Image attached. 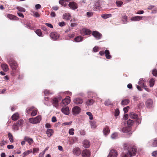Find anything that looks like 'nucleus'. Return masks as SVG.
Wrapping results in <instances>:
<instances>
[{
    "mask_svg": "<svg viewBox=\"0 0 157 157\" xmlns=\"http://www.w3.org/2000/svg\"><path fill=\"white\" fill-rule=\"evenodd\" d=\"M124 151L121 154V157H132L135 155L136 152V147L128 143L123 144Z\"/></svg>",
    "mask_w": 157,
    "mask_h": 157,
    "instance_id": "obj_1",
    "label": "nucleus"
},
{
    "mask_svg": "<svg viewBox=\"0 0 157 157\" xmlns=\"http://www.w3.org/2000/svg\"><path fill=\"white\" fill-rule=\"evenodd\" d=\"M102 3V0H91L89 6L92 10L96 11H99Z\"/></svg>",
    "mask_w": 157,
    "mask_h": 157,
    "instance_id": "obj_2",
    "label": "nucleus"
},
{
    "mask_svg": "<svg viewBox=\"0 0 157 157\" xmlns=\"http://www.w3.org/2000/svg\"><path fill=\"white\" fill-rule=\"evenodd\" d=\"M41 119V116H38L35 118H29V121L31 123L36 124L40 123Z\"/></svg>",
    "mask_w": 157,
    "mask_h": 157,
    "instance_id": "obj_3",
    "label": "nucleus"
},
{
    "mask_svg": "<svg viewBox=\"0 0 157 157\" xmlns=\"http://www.w3.org/2000/svg\"><path fill=\"white\" fill-rule=\"evenodd\" d=\"M10 65L13 70H16L17 67V63L12 59L8 60Z\"/></svg>",
    "mask_w": 157,
    "mask_h": 157,
    "instance_id": "obj_4",
    "label": "nucleus"
},
{
    "mask_svg": "<svg viewBox=\"0 0 157 157\" xmlns=\"http://www.w3.org/2000/svg\"><path fill=\"white\" fill-rule=\"evenodd\" d=\"M118 154L117 151L114 149L110 150L107 157H117Z\"/></svg>",
    "mask_w": 157,
    "mask_h": 157,
    "instance_id": "obj_5",
    "label": "nucleus"
},
{
    "mask_svg": "<svg viewBox=\"0 0 157 157\" xmlns=\"http://www.w3.org/2000/svg\"><path fill=\"white\" fill-rule=\"evenodd\" d=\"M70 101L71 100L70 99V98L68 96L62 100L60 105L62 106H66L69 104Z\"/></svg>",
    "mask_w": 157,
    "mask_h": 157,
    "instance_id": "obj_6",
    "label": "nucleus"
},
{
    "mask_svg": "<svg viewBox=\"0 0 157 157\" xmlns=\"http://www.w3.org/2000/svg\"><path fill=\"white\" fill-rule=\"evenodd\" d=\"M91 31L88 29H83L81 30V34L83 36L85 35H89L91 34Z\"/></svg>",
    "mask_w": 157,
    "mask_h": 157,
    "instance_id": "obj_7",
    "label": "nucleus"
},
{
    "mask_svg": "<svg viewBox=\"0 0 157 157\" xmlns=\"http://www.w3.org/2000/svg\"><path fill=\"white\" fill-rule=\"evenodd\" d=\"M82 157H90V152L87 149H85L82 152Z\"/></svg>",
    "mask_w": 157,
    "mask_h": 157,
    "instance_id": "obj_8",
    "label": "nucleus"
},
{
    "mask_svg": "<svg viewBox=\"0 0 157 157\" xmlns=\"http://www.w3.org/2000/svg\"><path fill=\"white\" fill-rule=\"evenodd\" d=\"M81 110L80 108L78 106H75L72 109V112L74 115L78 114Z\"/></svg>",
    "mask_w": 157,
    "mask_h": 157,
    "instance_id": "obj_9",
    "label": "nucleus"
},
{
    "mask_svg": "<svg viewBox=\"0 0 157 157\" xmlns=\"http://www.w3.org/2000/svg\"><path fill=\"white\" fill-rule=\"evenodd\" d=\"M93 36L96 39L98 40L102 37V35L96 31H94L92 33Z\"/></svg>",
    "mask_w": 157,
    "mask_h": 157,
    "instance_id": "obj_10",
    "label": "nucleus"
},
{
    "mask_svg": "<svg viewBox=\"0 0 157 157\" xmlns=\"http://www.w3.org/2000/svg\"><path fill=\"white\" fill-rule=\"evenodd\" d=\"M72 152L74 155H79L81 153V151L79 148L77 147L73 149Z\"/></svg>",
    "mask_w": 157,
    "mask_h": 157,
    "instance_id": "obj_11",
    "label": "nucleus"
},
{
    "mask_svg": "<svg viewBox=\"0 0 157 157\" xmlns=\"http://www.w3.org/2000/svg\"><path fill=\"white\" fill-rule=\"evenodd\" d=\"M50 36L51 38L54 40H56L59 38V35L56 32H52L50 34Z\"/></svg>",
    "mask_w": 157,
    "mask_h": 157,
    "instance_id": "obj_12",
    "label": "nucleus"
},
{
    "mask_svg": "<svg viewBox=\"0 0 157 157\" xmlns=\"http://www.w3.org/2000/svg\"><path fill=\"white\" fill-rule=\"evenodd\" d=\"M73 102L76 105H78L82 104L83 102V100L79 98H76L73 100Z\"/></svg>",
    "mask_w": 157,
    "mask_h": 157,
    "instance_id": "obj_13",
    "label": "nucleus"
},
{
    "mask_svg": "<svg viewBox=\"0 0 157 157\" xmlns=\"http://www.w3.org/2000/svg\"><path fill=\"white\" fill-rule=\"evenodd\" d=\"M68 5L71 9L73 10H75L77 8V5L74 2H69Z\"/></svg>",
    "mask_w": 157,
    "mask_h": 157,
    "instance_id": "obj_14",
    "label": "nucleus"
},
{
    "mask_svg": "<svg viewBox=\"0 0 157 157\" xmlns=\"http://www.w3.org/2000/svg\"><path fill=\"white\" fill-rule=\"evenodd\" d=\"M153 105V101L151 99L148 100L146 102V105L148 108H150L152 107Z\"/></svg>",
    "mask_w": 157,
    "mask_h": 157,
    "instance_id": "obj_15",
    "label": "nucleus"
},
{
    "mask_svg": "<svg viewBox=\"0 0 157 157\" xmlns=\"http://www.w3.org/2000/svg\"><path fill=\"white\" fill-rule=\"evenodd\" d=\"M61 111L62 113L66 115H68L69 113V109L67 107L65 108H63L61 109Z\"/></svg>",
    "mask_w": 157,
    "mask_h": 157,
    "instance_id": "obj_16",
    "label": "nucleus"
},
{
    "mask_svg": "<svg viewBox=\"0 0 157 157\" xmlns=\"http://www.w3.org/2000/svg\"><path fill=\"white\" fill-rule=\"evenodd\" d=\"M52 103L57 108L58 106V101L57 98H53L52 101Z\"/></svg>",
    "mask_w": 157,
    "mask_h": 157,
    "instance_id": "obj_17",
    "label": "nucleus"
},
{
    "mask_svg": "<svg viewBox=\"0 0 157 157\" xmlns=\"http://www.w3.org/2000/svg\"><path fill=\"white\" fill-rule=\"evenodd\" d=\"M63 18L65 20H69L71 19V15L68 13H65L63 15Z\"/></svg>",
    "mask_w": 157,
    "mask_h": 157,
    "instance_id": "obj_18",
    "label": "nucleus"
},
{
    "mask_svg": "<svg viewBox=\"0 0 157 157\" xmlns=\"http://www.w3.org/2000/svg\"><path fill=\"white\" fill-rule=\"evenodd\" d=\"M24 140L27 142L29 144L31 145L33 142V140L32 138H30L28 136H25Z\"/></svg>",
    "mask_w": 157,
    "mask_h": 157,
    "instance_id": "obj_19",
    "label": "nucleus"
},
{
    "mask_svg": "<svg viewBox=\"0 0 157 157\" xmlns=\"http://www.w3.org/2000/svg\"><path fill=\"white\" fill-rule=\"evenodd\" d=\"M142 18V17L140 16H136L133 17L131 18V20L132 21H139L141 20Z\"/></svg>",
    "mask_w": 157,
    "mask_h": 157,
    "instance_id": "obj_20",
    "label": "nucleus"
},
{
    "mask_svg": "<svg viewBox=\"0 0 157 157\" xmlns=\"http://www.w3.org/2000/svg\"><path fill=\"white\" fill-rule=\"evenodd\" d=\"M138 84L141 85L143 87L145 86V81L143 78H141L138 82Z\"/></svg>",
    "mask_w": 157,
    "mask_h": 157,
    "instance_id": "obj_21",
    "label": "nucleus"
},
{
    "mask_svg": "<svg viewBox=\"0 0 157 157\" xmlns=\"http://www.w3.org/2000/svg\"><path fill=\"white\" fill-rule=\"evenodd\" d=\"M83 146L85 148H88L90 145V143L89 141L87 140H85L83 142Z\"/></svg>",
    "mask_w": 157,
    "mask_h": 157,
    "instance_id": "obj_22",
    "label": "nucleus"
},
{
    "mask_svg": "<svg viewBox=\"0 0 157 157\" xmlns=\"http://www.w3.org/2000/svg\"><path fill=\"white\" fill-rule=\"evenodd\" d=\"M95 102L94 100L92 99H91L88 100L86 102V105L87 106L91 105H92L93 103Z\"/></svg>",
    "mask_w": 157,
    "mask_h": 157,
    "instance_id": "obj_23",
    "label": "nucleus"
},
{
    "mask_svg": "<svg viewBox=\"0 0 157 157\" xmlns=\"http://www.w3.org/2000/svg\"><path fill=\"white\" fill-rule=\"evenodd\" d=\"M19 117V115L18 113H15L11 117L12 120L13 121L17 120Z\"/></svg>",
    "mask_w": 157,
    "mask_h": 157,
    "instance_id": "obj_24",
    "label": "nucleus"
},
{
    "mask_svg": "<svg viewBox=\"0 0 157 157\" xmlns=\"http://www.w3.org/2000/svg\"><path fill=\"white\" fill-rule=\"evenodd\" d=\"M103 133L106 136L110 132L109 128L106 126L103 130Z\"/></svg>",
    "mask_w": 157,
    "mask_h": 157,
    "instance_id": "obj_25",
    "label": "nucleus"
},
{
    "mask_svg": "<svg viewBox=\"0 0 157 157\" xmlns=\"http://www.w3.org/2000/svg\"><path fill=\"white\" fill-rule=\"evenodd\" d=\"M1 67L3 70L5 72H6L8 71L9 68L7 64H2Z\"/></svg>",
    "mask_w": 157,
    "mask_h": 157,
    "instance_id": "obj_26",
    "label": "nucleus"
},
{
    "mask_svg": "<svg viewBox=\"0 0 157 157\" xmlns=\"http://www.w3.org/2000/svg\"><path fill=\"white\" fill-rule=\"evenodd\" d=\"M53 133V131L52 129H48L46 132V134L48 137L51 136Z\"/></svg>",
    "mask_w": 157,
    "mask_h": 157,
    "instance_id": "obj_27",
    "label": "nucleus"
},
{
    "mask_svg": "<svg viewBox=\"0 0 157 157\" xmlns=\"http://www.w3.org/2000/svg\"><path fill=\"white\" fill-rule=\"evenodd\" d=\"M82 40L83 37L81 36H78L75 38L74 40L76 42H78L82 41Z\"/></svg>",
    "mask_w": 157,
    "mask_h": 157,
    "instance_id": "obj_28",
    "label": "nucleus"
},
{
    "mask_svg": "<svg viewBox=\"0 0 157 157\" xmlns=\"http://www.w3.org/2000/svg\"><path fill=\"white\" fill-rule=\"evenodd\" d=\"M7 17L11 20H16L17 17L11 14H8L7 15Z\"/></svg>",
    "mask_w": 157,
    "mask_h": 157,
    "instance_id": "obj_29",
    "label": "nucleus"
},
{
    "mask_svg": "<svg viewBox=\"0 0 157 157\" xmlns=\"http://www.w3.org/2000/svg\"><path fill=\"white\" fill-rule=\"evenodd\" d=\"M105 54L106 58L107 59H110L111 58V56L110 55L109 52L108 50H106L105 51Z\"/></svg>",
    "mask_w": 157,
    "mask_h": 157,
    "instance_id": "obj_30",
    "label": "nucleus"
},
{
    "mask_svg": "<svg viewBox=\"0 0 157 157\" xmlns=\"http://www.w3.org/2000/svg\"><path fill=\"white\" fill-rule=\"evenodd\" d=\"M129 116L132 119H136L137 118L138 115L132 112L130 113Z\"/></svg>",
    "mask_w": 157,
    "mask_h": 157,
    "instance_id": "obj_31",
    "label": "nucleus"
},
{
    "mask_svg": "<svg viewBox=\"0 0 157 157\" xmlns=\"http://www.w3.org/2000/svg\"><path fill=\"white\" fill-rule=\"evenodd\" d=\"M129 102V100L128 99H125L122 101L121 104L123 105H126Z\"/></svg>",
    "mask_w": 157,
    "mask_h": 157,
    "instance_id": "obj_32",
    "label": "nucleus"
},
{
    "mask_svg": "<svg viewBox=\"0 0 157 157\" xmlns=\"http://www.w3.org/2000/svg\"><path fill=\"white\" fill-rule=\"evenodd\" d=\"M111 16L112 15L111 14H103L101 15V17L105 19L108 18Z\"/></svg>",
    "mask_w": 157,
    "mask_h": 157,
    "instance_id": "obj_33",
    "label": "nucleus"
},
{
    "mask_svg": "<svg viewBox=\"0 0 157 157\" xmlns=\"http://www.w3.org/2000/svg\"><path fill=\"white\" fill-rule=\"evenodd\" d=\"M66 2L65 0H60L59 2V3L62 6L65 7L67 5Z\"/></svg>",
    "mask_w": 157,
    "mask_h": 157,
    "instance_id": "obj_34",
    "label": "nucleus"
},
{
    "mask_svg": "<svg viewBox=\"0 0 157 157\" xmlns=\"http://www.w3.org/2000/svg\"><path fill=\"white\" fill-rule=\"evenodd\" d=\"M152 146L153 147H157V138H155L152 140Z\"/></svg>",
    "mask_w": 157,
    "mask_h": 157,
    "instance_id": "obj_35",
    "label": "nucleus"
},
{
    "mask_svg": "<svg viewBox=\"0 0 157 157\" xmlns=\"http://www.w3.org/2000/svg\"><path fill=\"white\" fill-rule=\"evenodd\" d=\"M33 151L31 149L27 150L23 153V155H24L23 157H24L25 156L28 155L29 154L31 153Z\"/></svg>",
    "mask_w": 157,
    "mask_h": 157,
    "instance_id": "obj_36",
    "label": "nucleus"
},
{
    "mask_svg": "<svg viewBox=\"0 0 157 157\" xmlns=\"http://www.w3.org/2000/svg\"><path fill=\"white\" fill-rule=\"evenodd\" d=\"M155 82V80L153 78L150 79L149 80L150 86V87L153 86Z\"/></svg>",
    "mask_w": 157,
    "mask_h": 157,
    "instance_id": "obj_37",
    "label": "nucleus"
},
{
    "mask_svg": "<svg viewBox=\"0 0 157 157\" xmlns=\"http://www.w3.org/2000/svg\"><path fill=\"white\" fill-rule=\"evenodd\" d=\"M111 138L113 139L117 138H118V133L117 132L113 133L111 136Z\"/></svg>",
    "mask_w": 157,
    "mask_h": 157,
    "instance_id": "obj_38",
    "label": "nucleus"
},
{
    "mask_svg": "<svg viewBox=\"0 0 157 157\" xmlns=\"http://www.w3.org/2000/svg\"><path fill=\"white\" fill-rule=\"evenodd\" d=\"M90 124L91 128H92L95 129L97 127V125L96 124V123L92 121H90Z\"/></svg>",
    "mask_w": 157,
    "mask_h": 157,
    "instance_id": "obj_39",
    "label": "nucleus"
},
{
    "mask_svg": "<svg viewBox=\"0 0 157 157\" xmlns=\"http://www.w3.org/2000/svg\"><path fill=\"white\" fill-rule=\"evenodd\" d=\"M35 33L36 34L39 36H42V33L41 31V30L40 29H37Z\"/></svg>",
    "mask_w": 157,
    "mask_h": 157,
    "instance_id": "obj_40",
    "label": "nucleus"
},
{
    "mask_svg": "<svg viewBox=\"0 0 157 157\" xmlns=\"http://www.w3.org/2000/svg\"><path fill=\"white\" fill-rule=\"evenodd\" d=\"M8 136L10 142H13V137L12 134L10 132L8 133Z\"/></svg>",
    "mask_w": 157,
    "mask_h": 157,
    "instance_id": "obj_41",
    "label": "nucleus"
},
{
    "mask_svg": "<svg viewBox=\"0 0 157 157\" xmlns=\"http://www.w3.org/2000/svg\"><path fill=\"white\" fill-rule=\"evenodd\" d=\"M129 130V129L127 127H125L123 128L121 130V132H127Z\"/></svg>",
    "mask_w": 157,
    "mask_h": 157,
    "instance_id": "obj_42",
    "label": "nucleus"
},
{
    "mask_svg": "<svg viewBox=\"0 0 157 157\" xmlns=\"http://www.w3.org/2000/svg\"><path fill=\"white\" fill-rule=\"evenodd\" d=\"M88 98H93L94 93L91 92H88Z\"/></svg>",
    "mask_w": 157,
    "mask_h": 157,
    "instance_id": "obj_43",
    "label": "nucleus"
},
{
    "mask_svg": "<svg viewBox=\"0 0 157 157\" xmlns=\"http://www.w3.org/2000/svg\"><path fill=\"white\" fill-rule=\"evenodd\" d=\"M17 9L20 11L22 12H25V9L22 7L18 6L17 7Z\"/></svg>",
    "mask_w": 157,
    "mask_h": 157,
    "instance_id": "obj_44",
    "label": "nucleus"
},
{
    "mask_svg": "<svg viewBox=\"0 0 157 157\" xmlns=\"http://www.w3.org/2000/svg\"><path fill=\"white\" fill-rule=\"evenodd\" d=\"M127 17L125 15L122 17V21L123 22L124 24H126L127 22Z\"/></svg>",
    "mask_w": 157,
    "mask_h": 157,
    "instance_id": "obj_45",
    "label": "nucleus"
},
{
    "mask_svg": "<svg viewBox=\"0 0 157 157\" xmlns=\"http://www.w3.org/2000/svg\"><path fill=\"white\" fill-rule=\"evenodd\" d=\"M34 108V107H30L27 108L26 109V113L29 114L30 113V112L33 110Z\"/></svg>",
    "mask_w": 157,
    "mask_h": 157,
    "instance_id": "obj_46",
    "label": "nucleus"
},
{
    "mask_svg": "<svg viewBox=\"0 0 157 157\" xmlns=\"http://www.w3.org/2000/svg\"><path fill=\"white\" fill-rule=\"evenodd\" d=\"M86 114L89 117V119L90 120L93 119V117L92 114L90 112H88L86 113Z\"/></svg>",
    "mask_w": 157,
    "mask_h": 157,
    "instance_id": "obj_47",
    "label": "nucleus"
},
{
    "mask_svg": "<svg viewBox=\"0 0 157 157\" xmlns=\"http://www.w3.org/2000/svg\"><path fill=\"white\" fill-rule=\"evenodd\" d=\"M133 121L131 120H128L127 121V124L129 126H131L132 125L133 123Z\"/></svg>",
    "mask_w": 157,
    "mask_h": 157,
    "instance_id": "obj_48",
    "label": "nucleus"
},
{
    "mask_svg": "<svg viewBox=\"0 0 157 157\" xmlns=\"http://www.w3.org/2000/svg\"><path fill=\"white\" fill-rule=\"evenodd\" d=\"M12 128H13V129L14 130H15V131L19 129V128H18V125L16 124H14L13 125V126H12Z\"/></svg>",
    "mask_w": 157,
    "mask_h": 157,
    "instance_id": "obj_49",
    "label": "nucleus"
},
{
    "mask_svg": "<svg viewBox=\"0 0 157 157\" xmlns=\"http://www.w3.org/2000/svg\"><path fill=\"white\" fill-rule=\"evenodd\" d=\"M123 2L121 1H117L116 2V3L117 6L118 7H120L123 4Z\"/></svg>",
    "mask_w": 157,
    "mask_h": 157,
    "instance_id": "obj_50",
    "label": "nucleus"
},
{
    "mask_svg": "<svg viewBox=\"0 0 157 157\" xmlns=\"http://www.w3.org/2000/svg\"><path fill=\"white\" fill-rule=\"evenodd\" d=\"M105 104L107 106L110 105L111 104V102L109 99H108L105 101Z\"/></svg>",
    "mask_w": 157,
    "mask_h": 157,
    "instance_id": "obj_51",
    "label": "nucleus"
},
{
    "mask_svg": "<svg viewBox=\"0 0 157 157\" xmlns=\"http://www.w3.org/2000/svg\"><path fill=\"white\" fill-rule=\"evenodd\" d=\"M23 123V120H20L17 121V124L19 126H21Z\"/></svg>",
    "mask_w": 157,
    "mask_h": 157,
    "instance_id": "obj_52",
    "label": "nucleus"
},
{
    "mask_svg": "<svg viewBox=\"0 0 157 157\" xmlns=\"http://www.w3.org/2000/svg\"><path fill=\"white\" fill-rule=\"evenodd\" d=\"M37 114V112L36 110L34 109L33 110L32 113L31 114V116L33 117L35 116Z\"/></svg>",
    "mask_w": 157,
    "mask_h": 157,
    "instance_id": "obj_53",
    "label": "nucleus"
},
{
    "mask_svg": "<svg viewBox=\"0 0 157 157\" xmlns=\"http://www.w3.org/2000/svg\"><path fill=\"white\" fill-rule=\"evenodd\" d=\"M152 74L155 76H157V71L156 69H153L152 71Z\"/></svg>",
    "mask_w": 157,
    "mask_h": 157,
    "instance_id": "obj_54",
    "label": "nucleus"
},
{
    "mask_svg": "<svg viewBox=\"0 0 157 157\" xmlns=\"http://www.w3.org/2000/svg\"><path fill=\"white\" fill-rule=\"evenodd\" d=\"M74 129L73 128H71L69 130V133L71 135H73L74 134Z\"/></svg>",
    "mask_w": 157,
    "mask_h": 157,
    "instance_id": "obj_55",
    "label": "nucleus"
},
{
    "mask_svg": "<svg viewBox=\"0 0 157 157\" xmlns=\"http://www.w3.org/2000/svg\"><path fill=\"white\" fill-rule=\"evenodd\" d=\"M120 113L119 109H117L115 110V116H118Z\"/></svg>",
    "mask_w": 157,
    "mask_h": 157,
    "instance_id": "obj_56",
    "label": "nucleus"
},
{
    "mask_svg": "<svg viewBox=\"0 0 157 157\" xmlns=\"http://www.w3.org/2000/svg\"><path fill=\"white\" fill-rule=\"evenodd\" d=\"M39 151V148H34L33 149V154H34L35 153Z\"/></svg>",
    "mask_w": 157,
    "mask_h": 157,
    "instance_id": "obj_57",
    "label": "nucleus"
},
{
    "mask_svg": "<svg viewBox=\"0 0 157 157\" xmlns=\"http://www.w3.org/2000/svg\"><path fill=\"white\" fill-rule=\"evenodd\" d=\"M86 14L88 17H91L93 14V13L92 12L89 11L88 12L86 13Z\"/></svg>",
    "mask_w": 157,
    "mask_h": 157,
    "instance_id": "obj_58",
    "label": "nucleus"
},
{
    "mask_svg": "<svg viewBox=\"0 0 157 157\" xmlns=\"http://www.w3.org/2000/svg\"><path fill=\"white\" fill-rule=\"evenodd\" d=\"M33 15L36 17H40V15L37 12H33Z\"/></svg>",
    "mask_w": 157,
    "mask_h": 157,
    "instance_id": "obj_59",
    "label": "nucleus"
},
{
    "mask_svg": "<svg viewBox=\"0 0 157 157\" xmlns=\"http://www.w3.org/2000/svg\"><path fill=\"white\" fill-rule=\"evenodd\" d=\"M129 106H127L126 107H124L123 109V110L124 113H127L128 112V110L129 109Z\"/></svg>",
    "mask_w": 157,
    "mask_h": 157,
    "instance_id": "obj_60",
    "label": "nucleus"
},
{
    "mask_svg": "<svg viewBox=\"0 0 157 157\" xmlns=\"http://www.w3.org/2000/svg\"><path fill=\"white\" fill-rule=\"evenodd\" d=\"M45 24L47 26H48V27L51 28H53V25L51 24L47 23H45Z\"/></svg>",
    "mask_w": 157,
    "mask_h": 157,
    "instance_id": "obj_61",
    "label": "nucleus"
},
{
    "mask_svg": "<svg viewBox=\"0 0 157 157\" xmlns=\"http://www.w3.org/2000/svg\"><path fill=\"white\" fill-rule=\"evenodd\" d=\"M6 143V142L5 141L2 140L0 143V146L2 147Z\"/></svg>",
    "mask_w": 157,
    "mask_h": 157,
    "instance_id": "obj_62",
    "label": "nucleus"
},
{
    "mask_svg": "<svg viewBox=\"0 0 157 157\" xmlns=\"http://www.w3.org/2000/svg\"><path fill=\"white\" fill-rule=\"evenodd\" d=\"M72 121L69 122H66L63 123V125H67L71 124L72 123Z\"/></svg>",
    "mask_w": 157,
    "mask_h": 157,
    "instance_id": "obj_63",
    "label": "nucleus"
},
{
    "mask_svg": "<svg viewBox=\"0 0 157 157\" xmlns=\"http://www.w3.org/2000/svg\"><path fill=\"white\" fill-rule=\"evenodd\" d=\"M157 155V151H153L152 153V155L153 156H155Z\"/></svg>",
    "mask_w": 157,
    "mask_h": 157,
    "instance_id": "obj_64",
    "label": "nucleus"
}]
</instances>
